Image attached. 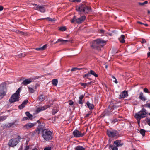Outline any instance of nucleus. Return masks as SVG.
<instances>
[{"instance_id":"nucleus-1","label":"nucleus","mask_w":150,"mask_h":150,"mask_svg":"<svg viewBox=\"0 0 150 150\" xmlns=\"http://www.w3.org/2000/svg\"><path fill=\"white\" fill-rule=\"evenodd\" d=\"M106 41L100 39H98L93 42L91 47L93 49L100 50L101 47H103L106 44Z\"/></svg>"},{"instance_id":"nucleus-2","label":"nucleus","mask_w":150,"mask_h":150,"mask_svg":"<svg viewBox=\"0 0 150 150\" xmlns=\"http://www.w3.org/2000/svg\"><path fill=\"white\" fill-rule=\"evenodd\" d=\"M42 136L46 141H49L52 139V132L47 129H45L42 131Z\"/></svg>"},{"instance_id":"nucleus-3","label":"nucleus","mask_w":150,"mask_h":150,"mask_svg":"<svg viewBox=\"0 0 150 150\" xmlns=\"http://www.w3.org/2000/svg\"><path fill=\"white\" fill-rule=\"evenodd\" d=\"M76 9L80 13H87L91 8L84 4H82L76 6Z\"/></svg>"},{"instance_id":"nucleus-4","label":"nucleus","mask_w":150,"mask_h":150,"mask_svg":"<svg viewBox=\"0 0 150 150\" xmlns=\"http://www.w3.org/2000/svg\"><path fill=\"white\" fill-rule=\"evenodd\" d=\"M21 88H19L16 91V93L13 94L9 99V101L11 103L19 100L20 97Z\"/></svg>"},{"instance_id":"nucleus-5","label":"nucleus","mask_w":150,"mask_h":150,"mask_svg":"<svg viewBox=\"0 0 150 150\" xmlns=\"http://www.w3.org/2000/svg\"><path fill=\"white\" fill-rule=\"evenodd\" d=\"M147 114V112L146 110L143 108L138 113L135 114L134 117L137 120H140L146 117Z\"/></svg>"},{"instance_id":"nucleus-6","label":"nucleus","mask_w":150,"mask_h":150,"mask_svg":"<svg viewBox=\"0 0 150 150\" xmlns=\"http://www.w3.org/2000/svg\"><path fill=\"white\" fill-rule=\"evenodd\" d=\"M107 133L108 136L111 137H115L119 136L118 132L115 130H107Z\"/></svg>"},{"instance_id":"nucleus-7","label":"nucleus","mask_w":150,"mask_h":150,"mask_svg":"<svg viewBox=\"0 0 150 150\" xmlns=\"http://www.w3.org/2000/svg\"><path fill=\"white\" fill-rule=\"evenodd\" d=\"M32 4L33 5V8L35 10H39L42 13H44L45 12V8L44 6L38 5L35 4Z\"/></svg>"},{"instance_id":"nucleus-8","label":"nucleus","mask_w":150,"mask_h":150,"mask_svg":"<svg viewBox=\"0 0 150 150\" xmlns=\"http://www.w3.org/2000/svg\"><path fill=\"white\" fill-rule=\"evenodd\" d=\"M19 139L17 138H12L11 139L8 143V145L10 147H14L19 142Z\"/></svg>"},{"instance_id":"nucleus-9","label":"nucleus","mask_w":150,"mask_h":150,"mask_svg":"<svg viewBox=\"0 0 150 150\" xmlns=\"http://www.w3.org/2000/svg\"><path fill=\"white\" fill-rule=\"evenodd\" d=\"M73 134L75 137H82L84 135V133H81L80 131L75 130L73 132Z\"/></svg>"},{"instance_id":"nucleus-10","label":"nucleus","mask_w":150,"mask_h":150,"mask_svg":"<svg viewBox=\"0 0 150 150\" xmlns=\"http://www.w3.org/2000/svg\"><path fill=\"white\" fill-rule=\"evenodd\" d=\"M5 88L2 84L0 86V96L3 97L5 96L6 92L4 91Z\"/></svg>"},{"instance_id":"nucleus-11","label":"nucleus","mask_w":150,"mask_h":150,"mask_svg":"<svg viewBox=\"0 0 150 150\" xmlns=\"http://www.w3.org/2000/svg\"><path fill=\"white\" fill-rule=\"evenodd\" d=\"M36 124V123H28L25 125L23 127L24 128L26 129H29L33 127H34L35 125Z\"/></svg>"},{"instance_id":"nucleus-12","label":"nucleus","mask_w":150,"mask_h":150,"mask_svg":"<svg viewBox=\"0 0 150 150\" xmlns=\"http://www.w3.org/2000/svg\"><path fill=\"white\" fill-rule=\"evenodd\" d=\"M49 107L48 105H45L43 107H39L37 108L36 110V112L38 113L41 111L45 110V109H47Z\"/></svg>"},{"instance_id":"nucleus-13","label":"nucleus","mask_w":150,"mask_h":150,"mask_svg":"<svg viewBox=\"0 0 150 150\" xmlns=\"http://www.w3.org/2000/svg\"><path fill=\"white\" fill-rule=\"evenodd\" d=\"M32 81V80L30 78H29L25 79L24 80L22 83V84L26 86L28 84L30 83Z\"/></svg>"},{"instance_id":"nucleus-14","label":"nucleus","mask_w":150,"mask_h":150,"mask_svg":"<svg viewBox=\"0 0 150 150\" xmlns=\"http://www.w3.org/2000/svg\"><path fill=\"white\" fill-rule=\"evenodd\" d=\"M85 19V16H83L80 18H78L76 19V22L77 23L80 24L83 22Z\"/></svg>"},{"instance_id":"nucleus-15","label":"nucleus","mask_w":150,"mask_h":150,"mask_svg":"<svg viewBox=\"0 0 150 150\" xmlns=\"http://www.w3.org/2000/svg\"><path fill=\"white\" fill-rule=\"evenodd\" d=\"M128 93L127 91H124L120 93V98H123L128 96Z\"/></svg>"},{"instance_id":"nucleus-16","label":"nucleus","mask_w":150,"mask_h":150,"mask_svg":"<svg viewBox=\"0 0 150 150\" xmlns=\"http://www.w3.org/2000/svg\"><path fill=\"white\" fill-rule=\"evenodd\" d=\"M28 102V100H25L19 106V108L20 109H21L24 108L26 104Z\"/></svg>"},{"instance_id":"nucleus-17","label":"nucleus","mask_w":150,"mask_h":150,"mask_svg":"<svg viewBox=\"0 0 150 150\" xmlns=\"http://www.w3.org/2000/svg\"><path fill=\"white\" fill-rule=\"evenodd\" d=\"M114 144L116 145V146L117 147L121 146L123 145V143H121L120 140H118L115 141L114 142Z\"/></svg>"},{"instance_id":"nucleus-18","label":"nucleus","mask_w":150,"mask_h":150,"mask_svg":"<svg viewBox=\"0 0 150 150\" xmlns=\"http://www.w3.org/2000/svg\"><path fill=\"white\" fill-rule=\"evenodd\" d=\"M139 98L143 101H145L146 100V97L142 92H141L139 94Z\"/></svg>"},{"instance_id":"nucleus-19","label":"nucleus","mask_w":150,"mask_h":150,"mask_svg":"<svg viewBox=\"0 0 150 150\" xmlns=\"http://www.w3.org/2000/svg\"><path fill=\"white\" fill-rule=\"evenodd\" d=\"M42 129V127L40 126H38L37 129L35 131V133L38 134Z\"/></svg>"},{"instance_id":"nucleus-20","label":"nucleus","mask_w":150,"mask_h":150,"mask_svg":"<svg viewBox=\"0 0 150 150\" xmlns=\"http://www.w3.org/2000/svg\"><path fill=\"white\" fill-rule=\"evenodd\" d=\"M75 150H86V149L82 146L79 145L75 148Z\"/></svg>"},{"instance_id":"nucleus-21","label":"nucleus","mask_w":150,"mask_h":150,"mask_svg":"<svg viewBox=\"0 0 150 150\" xmlns=\"http://www.w3.org/2000/svg\"><path fill=\"white\" fill-rule=\"evenodd\" d=\"M125 36L124 35H122L119 38V40L120 42L122 43H124L125 42L124 40Z\"/></svg>"},{"instance_id":"nucleus-22","label":"nucleus","mask_w":150,"mask_h":150,"mask_svg":"<svg viewBox=\"0 0 150 150\" xmlns=\"http://www.w3.org/2000/svg\"><path fill=\"white\" fill-rule=\"evenodd\" d=\"M45 96L43 95H40L38 97V99L39 101L42 102L45 99Z\"/></svg>"},{"instance_id":"nucleus-23","label":"nucleus","mask_w":150,"mask_h":150,"mask_svg":"<svg viewBox=\"0 0 150 150\" xmlns=\"http://www.w3.org/2000/svg\"><path fill=\"white\" fill-rule=\"evenodd\" d=\"M47 45H45L42 47L40 48H37L35 49V50L38 51H42L45 50L47 47Z\"/></svg>"},{"instance_id":"nucleus-24","label":"nucleus","mask_w":150,"mask_h":150,"mask_svg":"<svg viewBox=\"0 0 150 150\" xmlns=\"http://www.w3.org/2000/svg\"><path fill=\"white\" fill-rule=\"evenodd\" d=\"M84 96L83 95H81L80 96L79 98V100L78 101V103L79 104H82L83 103L82 102V99L84 98Z\"/></svg>"},{"instance_id":"nucleus-25","label":"nucleus","mask_w":150,"mask_h":150,"mask_svg":"<svg viewBox=\"0 0 150 150\" xmlns=\"http://www.w3.org/2000/svg\"><path fill=\"white\" fill-rule=\"evenodd\" d=\"M86 104L90 109H93L94 106L93 104L90 103L88 102H87Z\"/></svg>"},{"instance_id":"nucleus-26","label":"nucleus","mask_w":150,"mask_h":150,"mask_svg":"<svg viewBox=\"0 0 150 150\" xmlns=\"http://www.w3.org/2000/svg\"><path fill=\"white\" fill-rule=\"evenodd\" d=\"M52 84L54 86H57L58 83V80L57 79H54L52 81Z\"/></svg>"},{"instance_id":"nucleus-27","label":"nucleus","mask_w":150,"mask_h":150,"mask_svg":"<svg viewBox=\"0 0 150 150\" xmlns=\"http://www.w3.org/2000/svg\"><path fill=\"white\" fill-rule=\"evenodd\" d=\"M90 75L91 74L93 75L95 77H97L98 76V75L96 74L94 71L92 70H91L90 71Z\"/></svg>"},{"instance_id":"nucleus-28","label":"nucleus","mask_w":150,"mask_h":150,"mask_svg":"<svg viewBox=\"0 0 150 150\" xmlns=\"http://www.w3.org/2000/svg\"><path fill=\"white\" fill-rule=\"evenodd\" d=\"M26 116L28 117L30 119H31L32 118L33 116L29 112H26Z\"/></svg>"},{"instance_id":"nucleus-29","label":"nucleus","mask_w":150,"mask_h":150,"mask_svg":"<svg viewBox=\"0 0 150 150\" xmlns=\"http://www.w3.org/2000/svg\"><path fill=\"white\" fill-rule=\"evenodd\" d=\"M145 132L146 131L143 129H141L140 131V134L143 137L145 135Z\"/></svg>"},{"instance_id":"nucleus-30","label":"nucleus","mask_w":150,"mask_h":150,"mask_svg":"<svg viewBox=\"0 0 150 150\" xmlns=\"http://www.w3.org/2000/svg\"><path fill=\"white\" fill-rule=\"evenodd\" d=\"M110 147L112 149V150H118L117 147L116 146H113L112 144L110 145Z\"/></svg>"},{"instance_id":"nucleus-31","label":"nucleus","mask_w":150,"mask_h":150,"mask_svg":"<svg viewBox=\"0 0 150 150\" xmlns=\"http://www.w3.org/2000/svg\"><path fill=\"white\" fill-rule=\"evenodd\" d=\"M6 118V116H2L0 117V121H3Z\"/></svg>"},{"instance_id":"nucleus-32","label":"nucleus","mask_w":150,"mask_h":150,"mask_svg":"<svg viewBox=\"0 0 150 150\" xmlns=\"http://www.w3.org/2000/svg\"><path fill=\"white\" fill-rule=\"evenodd\" d=\"M59 29L60 31H63L66 30V28L65 27H60Z\"/></svg>"},{"instance_id":"nucleus-33","label":"nucleus","mask_w":150,"mask_h":150,"mask_svg":"<svg viewBox=\"0 0 150 150\" xmlns=\"http://www.w3.org/2000/svg\"><path fill=\"white\" fill-rule=\"evenodd\" d=\"M28 88L30 92L31 93H33L35 91V90L31 87H28Z\"/></svg>"},{"instance_id":"nucleus-34","label":"nucleus","mask_w":150,"mask_h":150,"mask_svg":"<svg viewBox=\"0 0 150 150\" xmlns=\"http://www.w3.org/2000/svg\"><path fill=\"white\" fill-rule=\"evenodd\" d=\"M91 76L90 74V72H88V73L86 74H85L84 76H83V78H85L86 77H89Z\"/></svg>"},{"instance_id":"nucleus-35","label":"nucleus","mask_w":150,"mask_h":150,"mask_svg":"<svg viewBox=\"0 0 150 150\" xmlns=\"http://www.w3.org/2000/svg\"><path fill=\"white\" fill-rule=\"evenodd\" d=\"M143 106L145 107H147L150 108V103H149L147 104H146L145 105H144Z\"/></svg>"},{"instance_id":"nucleus-36","label":"nucleus","mask_w":150,"mask_h":150,"mask_svg":"<svg viewBox=\"0 0 150 150\" xmlns=\"http://www.w3.org/2000/svg\"><path fill=\"white\" fill-rule=\"evenodd\" d=\"M76 18L75 16H74L73 17V18L71 20V23H73L75 21H76Z\"/></svg>"},{"instance_id":"nucleus-37","label":"nucleus","mask_w":150,"mask_h":150,"mask_svg":"<svg viewBox=\"0 0 150 150\" xmlns=\"http://www.w3.org/2000/svg\"><path fill=\"white\" fill-rule=\"evenodd\" d=\"M112 78H113L114 80H115V81H114V80H113V81H114L115 83H117L118 82L116 78L113 76H112Z\"/></svg>"},{"instance_id":"nucleus-38","label":"nucleus","mask_w":150,"mask_h":150,"mask_svg":"<svg viewBox=\"0 0 150 150\" xmlns=\"http://www.w3.org/2000/svg\"><path fill=\"white\" fill-rule=\"evenodd\" d=\"M112 78H113L114 80H115V81H114V80H113V81H114L115 83H117L118 82L116 78L113 76H112Z\"/></svg>"},{"instance_id":"nucleus-39","label":"nucleus","mask_w":150,"mask_h":150,"mask_svg":"<svg viewBox=\"0 0 150 150\" xmlns=\"http://www.w3.org/2000/svg\"><path fill=\"white\" fill-rule=\"evenodd\" d=\"M80 84L81 86L84 87H85L88 86V83H81Z\"/></svg>"},{"instance_id":"nucleus-40","label":"nucleus","mask_w":150,"mask_h":150,"mask_svg":"<svg viewBox=\"0 0 150 150\" xmlns=\"http://www.w3.org/2000/svg\"><path fill=\"white\" fill-rule=\"evenodd\" d=\"M51 147H47L44 148V150H51Z\"/></svg>"},{"instance_id":"nucleus-41","label":"nucleus","mask_w":150,"mask_h":150,"mask_svg":"<svg viewBox=\"0 0 150 150\" xmlns=\"http://www.w3.org/2000/svg\"><path fill=\"white\" fill-rule=\"evenodd\" d=\"M46 19L48 20L49 21H54V19H52V18H50L49 17H47V18Z\"/></svg>"},{"instance_id":"nucleus-42","label":"nucleus","mask_w":150,"mask_h":150,"mask_svg":"<svg viewBox=\"0 0 150 150\" xmlns=\"http://www.w3.org/2000/svg\"><path fill=\"white\" fill-rule=\"evenodd\" d=\"M144 91L145 93H149V92L148 89L146 88H145L144 89Z\"/></svg>"},{"instance_id":"nucleus-43","label":"nucleus","mask_w":150,"mask_h":150,"mask_svg":"<svg viewBox=\"0 0 150 150\" xmlns=\"http://www.w3.org/2000/svg\"><path fill=\"white\" fill-rule=\"evenodd\" d=\"M74 104L72 100H70L69 102V104L70 105H72Z\"/></svg>"},{"instance_id":"nucleus-44","label":"nucleus","mask_w":150,"mask_h":150,"mask_svg":"<svg viewBox=\"0 0 150 150\" xmlns=\"http://www.w3.org/2000/svg\"><path fill=\"white\" fill-rule=\"evenodd\" d=\"M147 122L148 123V124L149 125H150V119L149 118H148L147 119Z\"/></svg>"},{"instance_id":"nucleus-45","label":"nucleus","mask_w":150,"mask_h":150,"mask_svg":"<svg viewBox=\"0 0 150 150\" xmlns=\"http://www.w3.org/2000/svg\"><path fill=\"white\" fill-rule=\"evenodd\" d=\"M58 111L57 110L55 109L53 111L52 114H54L57 112Z\"/></svg>"},{"instance_id":"nucleus-46","label":"nucleus","mask_w":150,"mask_h":150,"mask_svg":"<svg viewBox=\"0 0 150 150\" xmlns=\"http://www.w3.org/2000/svg\"><path fill=\"white\" fill-rule=\"evenodd\" d=\"M72 42L71 41L68 40H63V43H64V42Z\"/></svg>"},{"instance_id":"nucleus-47","label":"nucleus","mask_w":150,"mask_h":150,"mask_svg":"<svg viewBox=\"0 0 150 150\" xmlns=\"http://www.w3.org/2000/svg\"><path fill=\"white\" fill-rule=\"evenodd\" d=\"M58 42H61L62 43H63V40L61 39H58Z\"/></svg>"},{"instance_id":"nucleus-48","label":"nucleus","mask_w":150,"mask_h":150,"mask_svg":"<svg viewBox=\"0 0 150 150\" xmlns=\"http://www.w3.org/2000/svg\"><path fill=\"white\" fill-rule=\"evenodd\" d=\"M18 56L19 57H24L25 56V54H24V55H23L22 54H20L19 55H18Z\"/></svg>"},{"instance_id":"nucleus-49","label":"nucleus","mask_w":150,"mask_h":150,"mask_svg":"<svg viewBox=\"0 0 150 150\" xmlns=\"http://www.w3.org/2000/svg\"><path fill=\"white\" fill-rule=\"evenodd\" d=\"M142 43H146V41L144 39H143L142 40Z\"/></svg>"},{"instance_id":"nucleus-50","label":"nucleus","mask_w":150,"mask_h":150,"mask_svg":"<svg viewBox=\"0 0 150 150\" xmlns=\"http://www.w3.org/2000/svg\"><path fill=\"white\" fill-rule=\"evenodd\" d=\"M118 121V120L117 119H114L113 121H112V122H113L114 123H115L116 122H117Z\"/></svg>"},{"instance_id":"nucleus-51","label":"nucleus","mask_w":150,"mask_h":150,"mask_svg":"<svg viewBox=\"0 0 150 150\" xmlns=\"http://www.w3.org/2000/svg\"><path fill=\"white\" fill-rule=\"evenodd\" d=\"M28 120V118L27 117H24L23 118L22 120L23 121H25V120Z\"/></svg>"},{"instance_id":"nucleus-52","label":"nucleus","mask_w":150,"mask_h":150,"mask_svg":"<svg viewBox=\"0 0 150 150\" xmlns=\"http://www.w3.org/2000/svg\"><path fill=\"white\" fill-rule=\"evenodd\" d=\"M29 149V146H26L25 150H28Z\"/></svg>"},{"instance_id":"nucleus-53","label":"nucleus","mask_w":150,"mask_h":150,"mask_svg":"<svg viewBox=\"0 0 150 150\" xmlns=\"http://www.w3.org/2000/svg\"><path fill=\"white\" fill-rule=\"evenodd\" d=\"M90 114H91V113H90L87 114L86 115V116H85V117H88L90 115Z\"/></svg>"},{"instance_id":"nucleus-54","label":"nucleus","mask_w":150,"mask_h":150,"mask_svg":"<svg viewBox=\"0 0 150 150\" xmlns=\"http://www.w3.org/2000/svg\"><path fill=\"white\" fill-rule=\"evenodd\" d=\"M3 8H4L2 6H0V11H2L3 10Z\"/></svg>"},{"instance_id":"nucleus-55","label":"nucleus","mask_w":150,"mask_h":150,"mask_svg":"<svg viewBox=\"0 0 150 150\" xmlns=\"http://www.w3.org/2000/svg\"><path fill=\"white\" fill-rule=\"evenodd\" d=\"M81 1V0H74V2H79Z\"/></svg>"},{"instance_id":"nucleus-56","label":"nucleus","mask_w":150,"mask_h":150,"mask_svg":"<svg viewBox=\"0 0 150 150\" xmlns=\"http://www.w3.org/2000/svg\"><path fill=\"white\" fill-rule=\"evenodd\" d=\"M139 4L141 5H143L144 4V3H139Z\"/></svg>"},{"instance_id":"nucleus-57","label":"nucleus","mask_w":150,"mask_h":150,"mask_svg":"<svg viewBox=\"0 0 150 150\" xmlns=\"http://www.w3.org/2000/svg\"><path fill=\"white\" fill-rule=\"evenodd\" d=\"M137 23L139 24H141L143 25L144 23H142V22L140 21H137Z\"/></svg>"},{"instance_id":"nucleus-58","label":"nucleus","mask_w":150,"mask_h":150,"mask_svg":"<svg viewBox=\"0 0 150 150\" xmlns=\"http://www.w3.org/2000/svg\"><path fill=\"white\" fill-rule=\"evenodd\" d=\"M76 69V68H72L71 69V71H75Z\"/></svg>"},{"instance_id":"nucleus-59","label":"nucleus","mask_w":150,"mask_h":150,"mask_svg":"<svg viewBox=\"0 0 150 150\" xmlns=\"http://www.w3.org/2000/svg\"><path fill=\"white\" fill-rule=\"evenodd\" d=\"M17 33H21V34H23V33L22 32H21V31H18V32H17Z\"/></svg>"},{"instance_id":"nucleus-60","label":"nucleus","mask_w":150,"mask_h":150,"mask_svg":"<svg viewBox=\"0 0 150 150\" xmlns=\"http://www.w3.org/2000/svg\"><path fill=\"white\" fill-rule=\"evenodd\" d=\"M144 4H147L148 3V1H145L144 2Z\"/></svg>"},{"instance_id":"nucleus-61","label":"nucleus","mask_w":150,"mask_h":150,"mask_svg":"<svg viewBox=\"0 0 150 150\" xmlns=\"http://www.w3.org/2000/svg\"><path fill=\"white\" fill-rule=\"evenodd\" d=\"M147 55L148 57L150 56V52H149L147 53Z\"/></svg>"},{"instance_id":"nucleus-62","label":"nucleus","mask_w":150,"mask_h":150,"mask_svg":"<svg viewBox=\"0 0 150 150\" xmlns=\"http://www.w3.org/2000/svg\"><path fill=\"white\" fill-rule=\"evenodd\" d=\"M100 32L101 33H103L104 32V30H100Z\"/></svg>"},{"instance_id":"nucleus-63","label":"nucleus","mask_w":150,"mask_h":150,"mask_svg":"<svg viewBox=\"0 0 150 150\" xmlns=\"http://www.w3.org/2000/svg\"><path fill=\"white\" fill-rule=\"evenodd\" d=\"M143 25L146 26H147L148 25L147 24H144V23Z\"/></svg>"},{"instance_id":"nucleus-64","label":"nucleus","mask_w":150,"mask_h":150,"mask_svg":"<svg viewBox=\"0 0 150 150\" xmlns=\"http://www.w3.org/2000/svg\"><path fill=\"white\" fill-rule=\"evenodd\" d=\"M32 150H38V149L36 148L33 149Z\"/></svg>"}]
</instances>
